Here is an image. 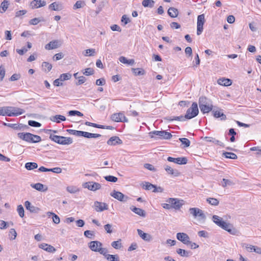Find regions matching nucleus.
Instances as JSON below:
<instances>
[{
    "label": "nucleus",
    "mask_w": 261,
    "mask_h": 261,
    "mask_svg": "<svg viewBox=\"0 0 261 261\" xmlns=\"http://www.w3.org/2000/svg\"><path fill=\"white\" fill-rule=\"evenodd\" d=\"M112 225L110 224H107L104 226L105 230L107 231L108 233H111L112 232Z\"/></svg>",
    "instance_id": "obj_63"
},
{
    "label": "nucleus",
    "mask_w": 261,
    "mask_h": 261,
    "mask_svg": "<svg viewBox=\"0 0 261 261\" xmlns=\"http://www.w3.org/2000/svg\"><path fill=\"white\" fill-rule=\"evenodd\" d=\"M189 212L194 218L198 217L199 220L204 221L206 217L203 212L197 207H192L189 209Z\"/></svg>",
    "instance_id": "obj_8"
},
{
    "label": "nucleus",
    "mask_w": 261,
    "mask_h": 261,
    "mask_svg": "<svg viewBox=\"0 0 261 261\" xmlns=\"http://www.w3.org/2000/svg\"><path fill=\"white\" fill-rule=\"evenodd\" d=\"M5 125H7L9 127L16 130H24L29 128V126L27 125H23L22 124H11V123H5Z\"/></svg>",
    "instance_id": "obj_22"
},
{
    "label": "nucleus",
    "mask_w": 261,
    "mask_h": 261,
    "mask_svg": "<svg viewBox=\"0 0 261 261\" xmlns=\"http://www.w3.org/2000/svg\"><path fill=\"white\" fill-rule=\"evenodd\" d=\"M132 71L135 75H142L145 73L144 70L142 68H132Z\"/></svg>",
    "instance_id": "obj_43"
},
{
    "label": "nucleus",
    "mask_w": 261,
    "mask_h": 261,
    "mask_svg": "<svg viewBox=\"0 0 261 261\" xmlns=\"http://www.w3.org/2000/svg\"><path fill=\"white\" fill-rule=\"evenodd\" d=\"M85 54H84L85 56H93L95 53V49H88L85 50Z\"/></svg>",
    "instance_id": "obj_58"
},
{
    "label": "nucleus",
    "mask_w": 261,
    "mask_h": 261,
    "mask_svg": "<svg viewBox=\"0 0 261 261\" xmlns=\"http://www.w3.org/2000/svg\"><path fill=\"white\" fill-rule=\"evenodd\" d=\"M42 70L46 72L50 71L52 68V65L47 62H43L42 64Z\"/></svg>",
    "instance_id": "obj_38"
},
{
    "label": "nucleus",
    "mask_w": 261,
    "mask_h": 261,
    "mask_svg": "<svg viewBox=\"0 0 261 261\" xmlns=\"http://www.w3.org/2000/svg\"><path fill=\"white\" fill-rule=\"evenodd\" d=\"M110 195L115 199L121 201L126 202L129 199V198L120 192L114 190L111 193Z\"/></svg>",
    "instance_id": "obj_9"
},
{
    "label": "nucleus",
    "mask_w": 261,
    "mask_h": 261,
    "mask_svg": "<svg viewBox=\"0 0 261 261\" xmlns=\"http://www.w3.org/2000/svg\"><path fill=\"white\" fill-rule=\"evenodd\" d=\"M217 83L219 85L224 86H228L232 84L231 81L230 79L225 78H220L218 79Z\"/></svg>",
    "instance_id": "obj_29"
},
{
    "label": "nucleus",
    "mask_w": 261,
    "mask_h": 261,
    "mask_svg": "<svg viewBox=\"0 0 261 261\" xmlns=\"http://www.w3.org/2000/svg\"><path fill=\"white\" fill-rule=\"evenodd\" d=\"M167 161L170 162H173L179 165H185L187 163L188 160L186 157L174 158L169 156Z\"/></svg>",
    "instance_id": "obj_18"
},
{
    "label": "nucleus",
    "mask_w": 261,
    "mask_h": 261,
    "mask_svg": "<svg viewBox=\"0 0 261 261\" xmlns=\"http://www.w3.org/2000/svg\"><path fill=\"white\" fill-rule=\"evenodd\" d=\"M166 201L170 204L172 208L175 210L179 209L183 205V203L181 202L183 200H180L177 198H169Z\"/></svg>",
    "instance_id": "obj_13"
},
{
    "label": "nucleus",
    "mask_w": 261,
    "mask_h": 261,
    "mask_svg": "<svg viewBox=\"0 0 261 261\" xmlns=\"http://www.w3.org/2000/svg\"><path fill=\"white\" fill-rule=\"evenodd\" d=\"M119 60L120 62L127 64L130 65H133L135 63V61L134 59L127 60L125 57L121 56L119 58Z\"/></svg>",
    "instance_id": "obj_37"
},
{
    "label": "nucleus",
    "mask_w": 261,
    "mask_h": 261,
    "mask_svg": "<svg viewBox=\"0 0 261 261\" xmlns=\"http://www.w3.org/2000/svg\"><path fill=\"white\" fill-rule=\"evenodd\" d=\"M102 255H104L109 261H119V258L118 255H111L107 254V253Z\"/></svg>",
    "instance_id": "obj_36"
},
{
    "label": "nucleus",
    "mask_w": 261,
    "mask_h": 261,
    "mask_svg": "<svg viewBox=\"0 0 261 261\" xmlns=\"http://www.w3.org/2000/svg\"><path fill=\"white\" fill-rule=\"evenodd\" d=\"M112 246L115 249H120L121 247V244L119 241H114L111 244Z\"/></svg>",
    "instance_id": "obj_59"
},
{
    "label": "nucleus",
    "mask_w": 261,
    "mask_h": 261,
    "mask_svg": "<svg viewBox=\"0 0 261 261\" xmlns=\"http://www.w3.org/2000/svg\"><path fill=\"white\" fill-rule=\"evenodd\" d=\"M206 201L212 205L217 206L219 204V200L214 198H208L206 199Z\"/></svg>",
    "instance_id": "obj_44"
},
{
    "label": "nucleus",
    "mask_w": 261,
    "mask_h": 261,
    "mask_svg": "<svg viewBox=\"0 0 261 261\" xmlns=\"http://www.w3.org/2000/svg\"><path fill=\"white\" fill-rule=\"evenodd\" d=\"M17 211L21 218H23L24 217V211L22 205H19L17 206Z\"/></svg>",
    "instance_id": "obj_52"
},
{
    "label": "nucleus",
    "mask_w": 261,
    "mask_h": 261,
    "mask_svg": "<svg viewBox=\"0 0 261 261\" xmlns=\"http://www.w3.org/2000/svg\"><path fill=\"white\" fill-rule=\"evenodd\" d=\"M149 135L151 138L154 137V135L158 136L159 138L163 139H169L172 137L171 134L165 130L152 131L149 133Z\"/></svg>",
    "instance_id": "obj_7"
},
{
    "label": "nucleus",
    "mask_w": 261,
    "mask_h": 261,
    "mask_svg": "<svg viewBox=\"0 0 261 261\" xmlns=\"http://www.w3.org/2000/svg\"><path fill=\"white\" fill-rule=\"evenodd\" d=\"M109 145L115 146L116 145H120L122 144V141L117 136H113L111 137L107 141Z\"/></svg>",
    "instance_id": "obj_19"
},
{
    "label": "nucleus",
    "mask_w": 261,
    "mask_h": 261,
    "mask_svg": "<svg viewBox=\"0 0 261 261\" xmlns=\"http://www.w3.org/2000/svg\"><path fill=\"white\" fill-rule=\"evenodd\" d=\"M164 169L169 174L173 175L174 176H178L180 174V172L177 170L173 169L168 165L165 166Z\"/></svg>",
    "instance_id": "obj_24"
},
{
    "label": "nucleus",
    "mask_w": 261,
    "mask_h": 261,
    "mask_svg": "<svg viewBox=\"0 0 261 261\" xmlns=\"http://www.w3.org/2000/svg\"><path fill=\"white\" fill-rule=\"evenodd\" d=\"M213 116L216 118H220L221 120H225L226 119V115L220 111H213Z\"/></svg>",
    "instance_id": "obj_31"
},
{
    "label": "nucleus",
    "mask_w": 261,
    "mask_h": 261,
    "mask_svg": "<svg viewBox=\"0 0 261 261\" xmlns=\"http://www.w3.org/2000/svg\"><path fill=\"white\" fill-rule=\"evenodd\" d=\"M144 168H145L146 169H147L150 171H156L155 168L151 164H150L148 163H146L144 165Z\"/></svg>",
    "instance_id": "obj_61"
},
{
    "label": "nucleus",
    "mask_w": 261,
    "mask_h": 261,
    "mask_svg": "<svg viewBox=\"0 0 261 261\" xmlns=\"http://www.w3.org/2000/svg\"><path fill=\"white\" fill-rule=\"evenodd\" d=\"M38 167V165L34 162H28L25 164V168L28 170H33Z\"/></svg>",
    "instance_id": "obj_40"
},
{
    "label": "nucleus",
    "mask_w": 261,
    "mask_h": 261,
    "mask_svg": "<svg viewBox=\"0 0 261 261\" xmlns=\"http://www.w3.org/2000/svg\"><path fill=\"white\" fill-rule=\"evenodd\" d=\"M84 187L89 190L95 191L101 188V185L98 182L88 181L84 184Z\"/></svg>",
    "instance_id": "obj_15"
},
{
    "label": "nucleus",
    "mask_w": 261,
    "mask_h": 261,
    "mask_svg": "<svg viewBox=\"0 0 261 261\" xmlns=\"http://www.w3.org/2000/svg\"><path fill=\"white\" fill-rule=\"evenodd\" d=\"M13 113H12V114H10V115H13V116H17L23 114L25 112V111L22 109L14 107H13Z\"/></svg>",
    "instance_id": "obj_35"
},
{
    "label": "nucleus",
    "mask_w": 261,
    "mask_h": 261,
    "mask_svg": "<svg viewBox=\"0 0 261 261\" xmlns=\"http://www.w3.org/2000/svg\"><path fill=\"white\" fill-rule=\"evenodd\" d=\"M179 140L181 142L182 144L184 145V147H188L190 146V141L187 138H179Z\"/></svg>",
    "instance_id": "obj_50"
},
{
    "label": "nucleus",
    "mask_w": 261,
    "mask_h": 261,
    "mask_svg": "<svg viewBox=\"0 0 261 261\" xmlns=\"http://www.w3.org/2000/svg\"><path fill=\"white\" fill-rule=\"evenodd\" d=\"M9 2L7 0H4L1 4L0 8V13H3L5 12L8 8Z\"/></svg>",
    "instance_id": "obj_41"
},
{
    "label": "nucleus",
    "mask_w": 261,
    "mask_h": 261,
    "mask_svg": "<svg viewBox=\"0 0 261 261\" xmlns=\"http://www.w3.org/2000/svg\"><path fill=\"white\" fill-rule=\"evenodd\" d=\"M204 140L207 142H212L215 144L218 145L220 146H224V143L221 142V141L216 140L215 138L210 137H205L204 138Z\"/></svg>",
    "instance_id": "obj_30"
},
{
    "label": "nucleus",
    "mask_w": 261,
    "mask_h": 261,
    "mask_svg": "<svg viewBox=\"0 0 261 261\" xmlns=\"http://www.w3.org/2000/svg\"><path fill=\"white\" fill-rule=\"evenodd\" d=\"M86 81V79L84 76H81L79 77V80L76 83L77 85H80L83 83H84Z\"/></svg>",
    "instance_id": "obj_64"
},
{
    "label": "nucleus",
    "mask_w": 261,
    "mask_h": 261,
    "mask_svg": "<svg viewBox=\"0 0 261 261\" xmlns=\"http://www.w3.org/2000/svg\"><path fill=\"white\" fill-rule=\"evenodd\" d=\"M102 243L98 241H91L89 243V247L92 251L105 254L108 252V250L106 248H102Z\"/></svg>",
    "instance_id": "obj_4"
},
{
    "label": "nucleus",
    "mask_w": 261,
    "mask_h": 261,
    "mask_svg": "<svg viewBox=\"0 0 261 261\" xmlns=\"http://www.w3.org/2000/svg\"><path fill=\"white\" fill-rule=\"evenodd\" d=\"M62 45V41L59 40H54L50 41L45 45V48L47 50L54 49L59 48Z\"/></svg>",
    "instance_id": "obj_14"
},
{
    "label": "nucleus",
    "mask_w": 261,
    "mask_h": 261,
    "mask_svg": "<svg viewBox=\"0 0 261 261\" xmlns=\"http://www.w3.org/2000/svg\"><path fill=\"white\" fill-rule=\"evenodd\" d=\"M94 235V232L91 230H86L84 231V236L88 238L92 239V236Z\"/></svg>",
    "instance_id": "obj_60"
},
{
    "label": "nucleus",
    "mask_w": 261,
    "mask_h": 261,
    "mask_svg": "<svg viewBox=\"0 0 261 261\" xmlns=\"http://www.w3.org/2000/svg\"><path fill=\"white\" fill-rule=\"evenodd\" d=\"M67 132L70 135H74L77 137H81L82 132L81 130H76L74 129H67Z\"/></svg>",
    "instance_id": "obj_51"
},
{
    "label": "nucleus",
    "mask_w": 261,
    "mask_h": 261,
    "mask_svg": "<svg viewBox=\"0 0 261 261\" xmlns=\"http://www.w3.org/2000/svg\"><path fill=\"white\" fill-rule=\"evenodd\" d=\"M48 8L53 11H60L63 8L62 4L59 2H54L49 5Z\"/></svg>",
    "instance_id": "obj_23"
},
{
    "label": "nucleus",
    "mask_w": 261,
    "mask_h": 261,
    "mask_svg": "<svg viewBox=\"0 0 261 261\" xmlns=\"http://www.w3.org/2000/svg\"><path fill=\"white\" fill-rule=\"evenodd\" d=\"M49 139L56 143L61 145H68L72 143V139L70 137H65L50 134Z\"/></svg>",
    "instance_id": "obj_5"
},
{
    "label": "nucleus",
    "mask_w": 261,
    "mask_h": 261,
    "mask_svg": "<svg viewBox=\"0 0 261 261\" xmlns=\"http://www.w3.org/2000/svg\"><path fill=\"white\" fill-rule=\"evenodd\" d=\"M24 206L27 210L33 213H38L40 211V208L32 205L31 202L29 201H26L24 202Z\"/></svg>",
    "instance_id": "obj_20"
},
{
    "label": "nucleus",
    "mask_w": 261,
    "mask_h": 261,
    "mask_svg": "<svg viewBox=\"0 0 261 261\" xmlns=\"http://www.w3.org/2000/svg\"><path fill=\"white\" fill-rule=\"evenodd\" d=\"M233 184L234 183L232 181L229 179L223 178L222 181L221 185L223 187H226L227 186H231L233 185Z\"/></svg>",
    "instance_id": "obj_46"
},
{
    "label": "nucleus",
    "mask_w": 261,
    "mask_h": 261,
    "mask_svg": "<svg viewBox=\"0 0 261 261\" xmlns=\"http://www.w3.org/2000/svg\"><path fill=\"white\" fill-rule=\"evenodd\" d=\"M101 135L98 134H93L86 132L82 131L81 137H84L86 138H96L100 137Z\"/></svg>",
    "instance_id": "obj_28"
},
{
    "label": "nucleus",
    "mask_w": 261,
    "mask_h": 261,
    "mask_svg": "<svg viewBox=\"0 0 261 261\" xmlns=\"http://www.w3.org/2000/svg\"><path fill=\"white\" fill-rule=\"evenodd\" d=\"M223 155L228 159H237L238 158L237 155L232 152H225L223 153Z\"/></svg>",
    "instance_id": "obj_45"
},
{
    "label": "nucleus",
    "mask_w": 261,
    "mask_h": 261,
    "mask_svg": "<svg viewBox=\"0 0 261 261\" xmlns=\"http://www.w3.org/2000/svg\"><path fill=\"white\" fill-rule=\"evenodd\" d=\"M199 106L200 111L203 113H207L212 111L213 106L212 101L206 97L202 96L199 99Z\"/></svg>",
    "instance_id": "obj_2"
},
{
    "label": "nucleus",
    "mask_w": 261,
    "mask_h": 261,
    "mask_svg": "<svg viewBox=\"0 0 261 261\" xmlns=\"http://www.w3.org/2000/svg\"><path fill=\"white\" fill-rule=\"evenodd\" d=\"M212 219L213 222L218 226L228 231L231 234H236L237 230L233 227L231 224L224 221L222 218L217 215H214L213 216Z\"/></svg>",
    "instance_id": "obj_1"
},
{
    "label": "nucleus",
    "mask_w": 261,
    "mask_h": 261,
    "mask_svg": "<svg viewBox=\"0 0 261 261\" xmlns=\"http://www.w3.org/2000/svg\"><path fill=\"white\" fill-rule=\"evenodd\" d=\"M142 188L146 190H150L152 189H154V188H155V185H152L149 182H145L142 186Z\"/></svg>",
    "instance_id": "obj_47"
},
{
    "label": "nucleus",
    "mask_w": 261,
    "mask_h": 261,
    "mask_svg": "<svg viewBox=\"0 0 261 261\" xmlns=\"http://www.w3.org/2000/svg\"><path fill=\"white\" fill-rule=\"evenodd\" d=\"M176 238L178 240L184 244L188 245L189 243H190V237L186 233L178 232L176 234Z\"/></svg>",
    "instance_id": "obj_16"
},
{
    "label": "nucleus",
    "mask_w": 261,
    "mask_h": 261,
    "mask_svg": "<svg viewBox=\"0 0 261 261\" xmlns=\"http://www.w3.org/2000/svg\"><path fill=\"white\" fill-rule=\"evenodd\" d=\"M68 115L69 116H83V114L81 112L76 110H71L68 112Z\"/></svg>",
    "instance_id": "obj_54"
},
{
    "label": "nucleus",
    "mask_w": 261,
    "mask_h": 261,
    "mask_svg": "<svg viewBox=\"0 0 261 261\" xmlns=\"http://www.w3.org/2000/svg\"><path fill=\"white\" fill-rule=\"evenodd\" d=\"M137 232L138 235L144 241L149 242L151 239L150 234L144 232L142 230L138 229Z\"/></svg>",
    "instance_id": "obj_25"
},
{
    "label": "nucleus",
    "mask_w": 261,
    "mask_h": 261,
    "mask_svg": "<svg viewBox=\"0 0 261 261\" xmlns=\"http://www.w3.org/2000/svg\"><path fill=\"white\" fill-rule=\"evenodd\" d=\"M28 124L31 126L35 127H39L41 125L40 123L34 120H29L28 121Z\"/></svg>",
    "instance_id": "obj_53"
},
{
    "label": "nucleus",
    "mask_w": 261,
    "mask_h": 261,
    "mask_svg": "<svg viewBox=\"0 0 261 261\" xmlns=\"http://www.w3.org/2000/svg\"><path fill=\"white\" fill-rule=\"evenodd\" d=\"M85 124L87 126H92V127L98 128L108 129H111V130H112L114 128V127L112 126L103 125H100V124H98L96 123L90 122L88 121H86Z\"/></svg>",
    "instance_id": "obj_21"
},
{
    "label": "nucleus",
    "mask_w": 261,
    "mask_h": 261,
    "mask_svg": "<svg viewBox=\"0 0 261 261\" xmlns=\"http://www.w3.org/2000/svg\"><path fill=\"white\" fill-rule=\"evenodd\" d=\"M17 136L20 139L29 143H38L41 141V138L39 136L30 133H19Z\"/></svg>",
    "instance_id": "obj_3"
},
{
    "label": "nucleus",
    "mask_w": 261,
    "mask_h": 261,
    "mask_svg": "<svg viewBox=\"0 0 261 261\" xmlns=\"http://www.w3.org/2000/svg\"><path fill=\"white\" fill-rule=\"evenodd\" d=\"M94 70L91 68H87L83 72V74L86 76L91 75L94 74Z\"/></svg>",
    "instance_id": "obj_56"
},
{
    "label": "nucleus",
    "mask_w": 261,
    "mask_h": 261,
    "mask_svg": "<svg viewBox=\"0 0 261 261\" xmlns=\"http://www.w3.org/2000/svg\"><path fill=\"white\" fill-rule=\"evenodd\" d=\"M205 21L204 15L203 14L198 16L197 23V34L198 35H200L202 33Z\"/></svg>",
    "instance_id": "obj_10"
},
{
    "label": "nucleus",
    "mask_w": 261,
    "mask_h": 261,
    "mask_svg": "<svg viewBox=\"0 0 261 261\" xmlns=\"http://www.w3.org/2000/svg\"><path fill=\"white\" fill-rule=\"evenodd\" d=\"M176 252L177 254L180 255L181 256L184 257H188L190 255V252L186 251L182 249H178L176 250Z\"/></svg>",
    "instance_id": "obj_42"
},
{
    "label": "nucleus",
    "mask_w": 261,
    "mask_h": 261,
    "mask_svg": "<svg viewBox=\"0 0 261 261\" xmlns=\"http://www.w3.org/2000/svg\"><path fill=\"white\" fill-rule=\"evenodd\" d=\"M155 2L153 0H143L142 2V5L144 7L152 8L154 5Z\"/></svg>",
    "instance_id": "obj_39"
},
{
    "label": "nucleus",
    "mask_w": 261,
    "mask_h": 261,
    "mask_svg": "<svg viewBox=\"0 0 261 261\" xmlns=\"http://www.w3.org/2000/svg\"><path fill=\"white\" fill-rule=\"evenodd\" d=\"M105 178L107 181L112 182H116L118 180V178L112 175L106 176L105 177Z\"/></svg>",
    "instance_id": "obj_55"
},
{
    "label": "nucleus",
    "mask_w": 261,
    "mask_h": 261,
    "mask_svg": "<svg viewBox=\"0 0 261 261\" xmlns=\"http://www.w3.org/2000/svg\"><path fill=\"white\" fill-rule=\"evenodd\" d=\"M46 5V3L44 0H33L31 2L30 6L32 9H38L44 7Z\"/></svg>",
    "instance_id": "obj_17"
},
{
    "label": "nucleus",
    "mask_w": 261,
    "mask_h": 261,
    "mask_svg": "<svg viewBox=\"0 0 261 261\" xmlns=\"http://www.w3.org/2000/svg\"><path fill=\"white\" fill-rule=\"evenodd\" d=\"M168 14L172 18L176 17L178 15V11L176 8L170 7L168 10Z\"/></svg>",
    "instance_id": "obj_33"
},
{
    "label": "nucleus",
    "mask_w": 261,
    "mask_h": 261,
    "mask_svg": "<svg viewBox=\"0 0 261 261\" xmlns=\"http://www.w3.org/2000/svg\"><path fill=\"white\" fill-rule=\"evenodd\" d=\"M71 77V74L69 73H63L60 76L61 81H64L70 79Z\"/></svg>",
    "instance_id": "obj_48"
},
{
    "label": "nucleus",
    "mask_w": 261,
    "mask_h": 261,
    "mask_svg": "<svg viewBox=\"0 0 261 261\" xmlns=\"http://www.w3.org/2000/svg\"><path fill=\"white\" fill-rule=\"evenodd\" d=\"M31 186L39 191L45 192L47 190V187L41 183L32 184L31 185Z\"/></svg>",
    "instance_id": "obj_26"
},
{
    "label": "nucleus",
    "mask_w": 261,
    "mask_h": 261,
    "mask_svg": "<svg viewBox=\"0 0 261 261\" xmlns=\"http://www.w3.org/2000/svg\"><path fill=\"white\" fill-rule=\"evenodd\" d=\"M50 120L53 122H56L57 123H60V121H65L66 118L65 116L61 115H57L52 116L50 118Z\"/></svg>",
    "instance_id": "obj_34"
},
{
    "label": "nucleus",
    "mask_w": 261,
    "mask_h": 261,
    "mask_svg": "<svg viewBox=\"0 0 261 261\" xmlns=\"http://www.w3.org/2000/svg\"><path fill=\"white\" fill-rule=\"evenodd\" d=\"M111 119L115 122H127L128 119L125 116L123 112L116 113L112 114Z\"/></svg>",
    "instance_id": "obj_11"
},
{
    "label": "nucleus",
    "mask_w": 261,
    "mask_h": 261,
    "mask_svg": "<svg viewBox=\"0 0 261 261\" xmlns=\"http://www.w3.org/2000/svg\"><path fill=\"white\" fill-rule=\"evenodd\" d=\"M242 247H245L247 251L249 252H252L254 251V248H255V246L246 244V243L243 244Z\"/></svg>",
    "instance_id": "obj_49"
},
{
    "label": "nucleus",
    "mask_w": 261,
    "mask_h": 261,
    "mask_svg": "<svg viewBox=\"0 0 261 261\" xmlns=\"http://www.w3.org/2000/svg\"><path fill=\"white\" fill-rule=\"evenodd\" d=\"M92 207L97 212H101L105 210H108V205L105 202L95 201L92 206Z\"/></svg>",
    "instance_id": "obj_12"
},
{
    "label": "nucleus",
    "mask_w": 261,
    "mask_h": 261,
    "mask_svg": "<svg viewBox=\"0 0 261 261\" xmlns=\"http://www.w3.org/2000/svg\"><path fill=\"white\" fill-rule=\"evenodd\" d=\"M85 5V4L84 2H83L81 1H77L73 6V9H79L81 8H82L84 7V6Z\"/></svg>",
    "instance_id": "obj_57"
},
{
    "label": "nucleus",
    "mask_w": 261,
    "mask_h": 261,
    "mask_svg": "<svg viewBox=\"0 0 261 261\" xmlns=\"http://www.w3.org/2000/svg\"><path fill=\"white\" fill-rule=\"evenodd\" d=\"M96 85L97 86H102L105 85L106 80L104 78H100L96 81Z\"/></svg>",
    "instance_id": "obj_62"
},
{
    "label": "nucleus",
    "mask_w": 261,
    "mask_h": 261,
    "mask_svg": "<svg viewBox=\"0 0 261 261\" xmlns=\"http://www.w3.org/2000/svg\"><path fill=\"white\" fill-rule=\"evenodd\" d=\"M130 209L134 212L135 213V214L138 215L139 216H142L143 217H145L146 216V213L145 212L140 208H138V207H136L133 205L131 206L130 207Z\"/></svg>",
    "instance_id": "obj_27"
},
{
    "label": "nucleus",
    "mask_w": 261,
    "mask_h": 261,
    "mask_svg": "<svg viewBox=\"0 0 261 261\" xmlns=\"http://www.w3.org/2000/svg\"><path fill=\"white\" fill-rule=\"evenodd\" d=\"M165 120H168V121H173V120H178L180 121H185L186 119H187L186 118V115L184 116H171V117H166L165 118Z\"/></svg>",
    "instance_id": "obj_32"
},
{
    "label": "nucleus",
    "mask_w": 261,
    "mask_h": 261,
    "mask_svg": "<svg viewBox=\"0 0 261 261\" xmlns=\"http://www.w3.org/2000/svg\"><path fill=\"white\" fill-rule=\"evenodd\" d=\"M199 113L198 105L196 102H193L191 107L189 108L186 114V118L187 119H192L196 117Z\"/></svg>",
    "instance_id": "obj_6"
}]
</instances>
